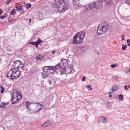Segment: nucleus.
Wrapping results in <instances>:
<instances>
[{
    "label": "nucleus",
    "mask_w": 130,
    "mask_h": 130,
    "mask_svg": "<svg viewBox=\"0 0 130 130\" xmlns=\"http://www.w3.org/2000/svg\"><path fill=\"white\" fill-rule=\"evenodd\" d=\"M123 37H124V35H123Z\"/></svg>",
    "instance_id": "52"
},
{
    "label": "nucleus",
    "mask_w": 130,
    "mask_h": 130,
    "mask_svg": "<svg viewBox=\"0 0 130 130\" xmlns=\"http://www.w3.org/2000/svg\"><path fill=\"white\" fill-rule=\"evenodd\" d=\"M55 51H53L52 52V53L53 54V53H55Z\"/></svg>",
    "instance_id": "48"
},
{
    "label": "nucleus",
    "mask_w": 130,
    "mask_h": 130,
    "mask_svg": "<svg viewBox=\"0 0 130 130\" xmlns=\"http://www.w3.org/2000/svg\"><path fill=\"white\" fill-rule=\"evenodd\" d=\"M26 8H28L31 7V5L29 3L26 4Z\"/></svg>",
    "instance_id": "26"
},
{
    "label": "nucleus",
    "mask_w": 130,
    "mask_h": 130,
    "mask_svg": "<svg viewBox=\"0 0 130 130\" xmlns=\"http://www.w3.org/2000/svg\"><path fill=\"white\" fill-rule=\"evenodd\" d=\"M13 74V75L17 78L19 77L20 74L21 72L19 71L17 67H15L11 70Z\"/></svg>",
    "instance_id": "8"
},
{
    "label": "nucleus",
    "mask_w": 130,
    "mask_h": 130,
    "mask_svg": "<svg viewBox=\"0 0 130 130\" xmlns=\"http://www.w3.org/2000/svg\"><path fill=\"white\" fill-rule=\"evenodd\" d=\"M127 47V46L126 45H125L124 46H123L122 47V50L123 51H124L125 50L126 48Z\"/></svg>",
    "instance_id": "31"
},
{
    "label": "nucleus",
    "mask_w": 130,
    "mask_h": 130,
    "mask_svg": "<svg viewBox=\"0 0 130 130\" xmlns=\"http://www.w3.org/2000/svg\"><path fill=\"white\" fill-rule=\"evenodd\" d=\"M30 44L33 45H36L37 43L36 42H31L30 43Z\"/></svg>",
    "instance_id": "33"
},
{
    "label": "nucleus",
    "mask_w": 130,
    "mask_h": 130,
    "mask_svg": "<svg viewBox=\"0 0 130 130\" xmlns=\"http://www.w3.org/2000/svg\"><path fill=\"white\" fill-rule=\"evenodd\" d=\"M13 73L11 70L9 71L7 73V77L10 79L17 78H16V77L13 75Z\"/></svg>",
    "instance_id": "10"
},
{
    "label": "nucleus",
    "mask_w": 130,
    "mask_h": 130,
    "mask_svg": "<svg viewBox=\"0 0 130 130\" xmlns=\"http://www.w3.org/2000/svg\"><path fill=\"white\" fill-rule=\"evenodd\" d=\"M16 11L15 9H13L11 12V14L12 15H14Z\"/></svg>",
    "instance_id": "27"
},
{
    "label": "nucleus",
    "mask_w": 130,
    "mask_h": 130,
    "mask_svg": "<svg viewBox=\"0 0 130 130\" xmlns=\"http://www.w3.org/2000/svg\"><path fill=\"white\" fill-rule=\"evenodd\" d=\"M62 66L63 67L62 69H60L61 75L65 73H68L71 72V71L72 70L70 67H65L63 64H60V66Z\"/></svg>",
    "instance_id": "7"
},
{
    "label": "nucleus",
    "mask_w": 130,
    "mask_h": 130,
    "mask_svg": "<svg viewBox=\"0 0 130 130\" xmlns=\"http://www.w3.org/2000/svg\"><path fill=\"white\" fill-rule=\"evenodd\" d=\"M85 79V76H83V78L82 79V80L83 81H84Z\"/></svg>",
    "instance_id": "38"
},
{
    "label": "nucleus",
    "mask_w": 130,
    "mask_h": 130,
    "mask_svg": "<svg viewBox=\"0 0 130 130\" xmlns=\"http://www.w3.org/2000/svg\"><path fill=\"white\" fill-rule=\"evenodd\" d=\"M38 44H37L36 45H36V48H38Z\"/></svg>",
    "instance_id": "44"
},
{
    "label": "nucleus",
    "mask_w": 130,
    "mask_h": 130,
    "mask_svg": "<svg viewBox=\"0 0 130 130\" xmlns=\"http://www.w3.org/2000/svg\"><path fill=\"white\" fill-rule=\"evenodd\" d=\"M4 16H1L0 17V18L2 19H4Z\"/></svg>",
    "instance_id": "45"
},
{
    "label": "nucleus",
    "mask_w": 130,
    "mask_h": 130,
    "mask_svg": "<svg viewBox=\"0 0 130 130\" xmlns=\"http://www.w3.org/2000/svg\"><path fill=\"white\" fill-rule=\"evenodd\" d=\"M109 96L110 97H111L112 96V92H109L108 93Z\"/></svg>",
    "instance_id": "35"
},
{
    "label": "nucleus",
    "mask_w": 130,
    "mask_h": 130,
    "mask_svg": "<svg viewBox=\"0 0 130 130\" xmlns=\"http://www.w3.org/2000/svg\"><path fill=\"white\" fill-rule=\"evenodd\" d=\"M43 41H42L40 39H39V37H38V39L37 40L36 42L37 43L39 44L40 43L42 42Z\"/></svg>",
    "instance_id": "25"
},
{
    "label": "nucleus",
    "mask_w": 130,
    "mask_h": 130,
    "mask_svg": "<svg viewBox=\"0 0 130 130\" xmlns=\"http://www.w3.org/2000/svg\"><path fill=\"white\" fill-rule=\"evenodd\" d=\"M48 83H49V84L51 85L52 84L51 81V80H49L48 81Z\"/></svg>",
    "instance_id": "42"
},
{
    "label": "nucleus",
    "mask_w": 130,
    "mask_h": 130,
    "mask_svg": "<svg viewBox=\"0 0 130 130\" xmlns=\"http://www.w3.org/2000/svg\"><path fill=\"white\" fill-rule=\"evenodd\" d=\"M108 26V24L106 23L100 24L97 30V35H101L106 33L109 29Z\"/></svg>",
    "instance_id": "2"
},
{
    "label": "nucleus",
    "mask_w": 130,
    "mask_h": 130,
    "mask_svg": "<svg viewBox=\"0 0 130 130\" xmlns=\"http://www.w3.org/2000/svg\"><path fill=\"white\" fill-rule=\"evenodd\" d=\"M36 107L38 108L37 111H36L37 112L41 108V105L39 103L37 104L36 105Z\"/></svg>",
    "instance_id": "23"
},
{
    "label": "nucleus",
    "mask_w": 130,
    "mask_h": 130,
    "mask_svg": "<svg viewBox=\"0 0 130 130\" xmlns=\"http://www.w3.org/2000/svg\"><path fill=\"white\" fill-rule=\"evenodd\" d=\"M119 88V86L115 84L113 85L112 89V91H117V89Z\"/></svg>",
    "instance_id": "15"
},
{
    "label": "nucleus",
    "mask_w": 130,
    "mask_h": 130,
    "mask_svg": "<svg viewBox=\"0 0 130 130\" xmlns=\"http://www.w3.org/2000/svg\"><path fill=\"white\" fill-rule=\"evenodd\" d=\"M15 7L17 8V10L19 11L20 13H22L24 12L22 6L17 5Z\"/></svg>",
    "instance_id": "12"
},
{
    "label": "nucleus",
    "mask_w": 130,
    "mask_h": 130,
    "mask_svg": "<svg viewBox=\"0 0 130 130\" xmlns=\"http://www.w3.org/2000/svg\"><path fill=\"white\" fill-rule=\"evenodd\" d=\"M87 88L89 90H92V88L91 85H88L87 86Z\"/></svg>",
    "instance_id": "29"
},
{
    "label": "nucleus",
    "mask_w": 130,
    "mask_h": 130,
    "mask_svg": "<svg viewBox=\"0 0 130 130\" xmlns=\"http://www.w3.org/2000/svg\"><path fill=\"white\" fill-rule=\"evenodd\" d=\"M50 124L49 121H48L45 122L41 126L43 127H46Z\"/></svg>",
    "instance_id": "16"
},
{
    "label": "nucleus",
    "mask_w": 130,
    "mask_h": 130,
    "mask_svg": "<svg viewBox=\"0 0 130 130\" xmlns=\"http://www.w3.org/2000/svg\"><path fill=\"white\" fill-rule=\"evenodd\" d=\"M55 3L58 10L60 12L65 11L68 6L67 2L63 0H55Z\"/></svg>",
    "instance_id": "1"
},
{
    "label": "nucleus",
    "mask_w": 130,
    "mask_h": 130,
    "mask_svg": "<svg viewBox=\"0 0 130 130\" xmlns=\"http://www.w3.org/2000/svg\"><path fill=\"white\" fill-rule=\"evenodd\" d=\"M8 104V103H3V104L4 105V107L6 105H7Z\"/></svg>",
    "instance_id": "41"
},
{
    "label": "nucleus",
    "mask_w": 130,
    "mask_h": 130,
    "mask_svg": "<svg viewBox=\"0 0 130 130\" xmlns=\"http://www.w3.org/2000/svg\"><path fill=\"white\" fill-rule=\"evenodd\" d=\"M108 26V24L106 23L100 24L97 30V35H101L106 33L109 29Z\"/></svg>",
    "instance_id": "3"
},
{
    "label": "nucleus",
    "mask_w": 130,
    "mask_h": 130,
    "mask_svg": "<svg viewBox=\"0 0 130 130\" xmlns=\"http://www.w3.org/2000/svg\"><path fill=\"white\" fill-rule=\"evenodd\" d=\"M11 1V0H7L6 1L5 4L6 5H8Z\"/></svg>",
    "instance_id": "32"
},
{
    "label": "nucleus",
    "mask_w": 130,
    "mask_h": 130,
    "mask_svg": "<svg viewBox=\"0 0 130 130\" xmlns=\"http://www.w3.org/2000/svg\"><path fill=\"white\" fill-rule=\"evenodd\" d=\"M118 66V64L117 63H116L115 64H111V66L112 68H113L115 67H117Z\"/></svg>",
    "instance_id": "30"
},
{
    "label": "nucleus",
    "mask_w": 130,
    "mask_h": 130,
    "mask_svg": "<svg viewBox=\"0 0 130 130\" xmlns=\"http://www.w3.org/2000/svg\"><path fill=\"white\" fill-rule=\"evenodd\" d=\"M128 88H130V86H128Z\"/></svg>",
    "instance_id": "50"
},
{
    "label": "nucleus",
    "mask_w": 130,
    "mask_h": 130,
    "mask_svg": "<svg viewBox=\"0 0 130 130\" xmlns=\"http://www.w3.org/2000/svg\"><path fill=\"white\" fill-rule=\"evenodd\" d=\"M1 87L2 88V90L1 91V93H3L5 89L3 88L1 86Z\"/></svg>",
    "instance_id": "36"
},
{
    "label": "nucleus",
    "mask_w": 130,
    "mask_h": 130,
    "mask_svg": "<svg viewBox=\"0 0 130 130\" xmlns=\"http://www.w3.org/2000/svg\"><path fill=\"white\" fill-rule=\"evenodd\" d=\"M50 66H45L43 68V70L44 72H46L47 73H48V72L49 71L50 69Z\"/></svg>",
    "instance_id": "13"
},
{
    "label": "nucleus",
    "mask_w": 130,
    "mask_h": 130,
    "mask_svg": "<svg viewBox=\"0 0 130 130\" xmlns=\"http://www.w3.org/2000/svg\"><path fill=\"white\" fill-rule=\"evenodd\" d=\"M3 11L1 9H0V15L2 13Z\"/></svg>",
    "instance_id": "43"
},
{
    "label": "nucleus",
    "mask_w": 130,
    "mask_h": 130,
    "mask_svg": "<svg viewBox=\"0 0 130 130\" xmlns=\"http://www.w3.org/2000/svg\"><path fill=\"white\" fill-rule=\"evenodd\" d=\"M119 100L120 101H122L123 100V96L121 94L119 96Z\"/></svg>",
    "instance_id": "24"
},
{
    "label": "nucleus",
    "mask_w": 130,
    "mask_h": 130,
    "mask_svg": "<svg viewBox=\"0 0 130 130\" xmlns=\"http://www.w3.org/2000/svg\"><path fill=\"white\" fill-rule=\"evenodd\" d=\"M94 3L95 7L97 9L100 8L102 6V2L101 1H98Z\"/></svg>",
    "instance_id": "11"
},
{
    "label": "nucleus",
    "mask_w": 130,
    "mask_h": 130,
    "mask_svg": "<svg viewBox=\"0 0 130 130\" xmlns=\"http://www.w3.org/2000/svg\"><path fill=\"white\" fill-rule=\"evenodd\" d=\"M124 88H125V89L126 90H128V88H127V86H125L124 87Z\"/></svg>",
    "instance_id": "39"
},
{
    "label": "nucleus",
    "mask_w": 130,
    "mask_h": 130,
    "mask_svg": "<svg viewBox=\"0 0 130 130\" xmlns=\"http://www.w3.org/2000/svg\"><path fill=\"white\" fill-rule=\"evenodd\" d=\"M12 103L14 104L16 103L17 102L19 101V100L22 98L21 94L17 92L15 90H13L12 92Z\"/></svg>",
    "instance_id": "5"
},
{
    "label": "nucleus",
    "mask_w": 130,
    "mask_h": 130,
    "mask_svg": "<svg viewBox=\"0 0 130 130\" xmlns=\"http://www.w3.org/2000/svg\"><path fill=\"white\" fill-rule=\"evenodd\" d=\"M112 3V0H107L105 2V5L108 6H109Z\"/></svg>",
    "instance_id": "14"
},
{
    "label": "nucleus",
    "mask_w": 130,
    "mask_h": 130,
    "mask_svg": "<svg viewBox=\"0 0 130 130\" xmlns=\"http://www.w3.org/2000/svg\"><path fill=\"white\" fill-rule=\"evenodd\" d=\"M127 45L128 46L130 45V43L128 44H127Z\"/></svg>",
    "instance_id": "49"
},
{
    "label": "nucleus",
    "mask_w": 130,
    "mask_h": 130,
    "mask_svg": "<svg viewBox=\"0 0 130 130\" xmlns=\"http://www.w3.org/2000/svg\"><path fill=\"white\" fill-rule=\"evenodd\" d=\"M48 74H46L44 73H42L41 74L42 76V78H45L48 76Z\"/></svg>",
    "instance_id": "22"
},
{
    "label": "nucleus",
    "mask_w": 130,
    "mask_h": 130,
    "mask_svg": "<svg viewBox=\"0 0 130 130\" xmlns=\"http://www.w3.org/2000/svg\"><path fill=\"white\" fill-rule=\"evenodd\" d=\"M38 18L39 20H41L44 19L43 13H40L38 15Z\"/></svg>",
    "instance_id": "17"
},
{
    "label": "nucleus",
    "mask_w": 130,
    "mask_h": 130,
    "mask_svg": "<svg viewBox=\"0 0 130 130\" xmlns=\"http://www.w3.org/2000/svg\"><path fill=\"white\" fill-rule=\"evenodd\" d=\"M31 19H29V23H31Z\"/></svg>",
    "instance_id": "47"
},
{
    "label": "nucleus",
    "mask_w": 130,
    "mask_h": 130,
    "mask_svg": "<svg viewBox=\"0 0 130 130\" xmlns=\"http://www.w3.org/2000/svg\"><path fill=\"white\" fill-rule=\"evenodd\" d=\"M4 107V105L3 104H1L0 105V107H1V108H3V107Z\"/></svg>",
    "instance_id": "40"
},
{
    "label": "nucleus",
    "mask_w": 130,
    "mask_h": 130,
    "mask_svg": "<svg viewBox=\"0 0 130 130\" xmlns=\"http://www.w3.org/2000/svg\"><path fill=\"white\" fill-rule=\"evenodd\" d=\"M44 58V56H41L40 55H39L36 58L37 60H42Z\"/></svg>",
    "instance_id": "18"
},
{
    "label": "nucleus",
    "mask_w": 130,
    "mask_h": 130,
    "mask_svg": "<svg viewBox=\"0 0 130 130\" xmlns=\"http://www.w3.org/2000/svg\"><path fill=\"white\" fill-rule=\"evenodd\" d=\"M129 1H130V0H127L126 1V3L129 5H130V2Z\"/></svg>",
    "instance_id": "37"
},
{
    "label": "nucleus",
    "mask_w": 130,
    "mask_h": 130,
    "mask_svg": "<svg viewBox=\"0 0 130 130\" xmlns=\"http://www.w3.org/2000/svg\"><path fill=\"white\" fill-rule=\"evenodd\" d=\"M13 65L15 66V67H17L18 68L20 67L21 69L24 67L23 64H22L21 62L19 60L14 61L13 62Z\"/></svg>",
    "instance_id": "9"
},
{
    "label": "nucleus",
    "mask_w": 130,
    "mask_h": 130,
    "mask_svg": "<svg viewBox=\"0 0 130 130\" xmlns=\"http://www.w3.org/2000/svg\"><path fill=\"white\" fill-rule=\"evenodd\" d=\"M124 40V39L123 38H122V40Z\"/></svg>",
    "instance_id": "51"
},
{
    "label": "nucleus",
    "mask_w": 130,
    "mask_h": 130,
    "mask_svg": "<svg viewBox=\"0 0 130 130\" xmlns=\"http://www.w3.org/2000/svg\"><path fill=\"white\" fill-rule=\"evenodd\" d=\"M60 66V64L55 66V67L50 66V69L48 72V74H54L56 72L57 70L62 69V66Z\"/></svg>",
    "instance_id": "6"
},
{
    "label": "nucleus",
    "mask_w": 130,
    "mask_h": 130,
    "mask_svg": "<svg viewBox=\"0 0 130 130\" xmlns=\"http://www.w3.org/2000/svg\"><path fill=\"white\" fill-rule=\"evenodd\" d=\"M74 4L76 6L78 5L79 3V0H73Z\"/></svg>",
    "instance_id": "21"
},
{
    "label": "nucleus",
    "mask_w": 130,
    "mask_h": 130,
    "mask_svg": "<svg viewBox=\"0 0 130 130\" xmlns=\"http://www.w3.org/2000/svg\"><path fill=\"white\" fill-rule=\"evenodd\" d=\"M127 43H129L130 42V41L129 40V39H128L127 40Z\"/></svg>",
    "instance_id": "46"
},
{
    "label": "nucleus",
    "mask_w": 130,
    "mask_h": 130,
    "mask_svg": "<svg viewBox=\"0 0 130 130\" xmlns=\"http://www.w3.org/2000/svg\"><path fill=\"white\" fill-rule=\"evenodd\" d=\"M99 122L104 123L106 121V119L103 117H101L99 119Z\"/></svg>",
    "instance_id": "19"
},
{
    "label": "nucleus",
    "mask_w": 130,
    "mask_h": 130,
    "mask_svg": "<svg viewBox=\"0 0 130 130\" xmlns=\"http://www.w3.org/2000/svg\"><path fill=\"white\" fill-rule=\"evenodd\" d=\"M126 73L128 74H130V68H129L126 71Z\"/></svg>",
    "instance_id": "28"
},
{
    "label": "nucleus",
    "mask_w": 130,
    "mask_h": 130,
    "mask_svg": "<svg viewBox=\"0 0 130 130\" xmlns=\"http://www.w3.org/2000/svg\"><path fill=\"white\" fill-rule=\"evenodd\" d=\"M85 36V33L83 31L78 32L74 37L72 41L74 44H79L83 41Z\"/></svg>",
    "instance_id": "4"
},
{
    "label": "nucleus",
    "mask_w": 130,
    "mask_h": 130,
    "mask_svg": "<svg viewBox=\"0 0 130 130\" xmlns=\"http://www.w3.org/2000/svg\"><path fill=\"white\" fill-rule=\"evenodd\" d=\"M26 105L27 107H28L30 105V103L28 102H27L26 103Z\"/></svg>",
    "instance_id": "34"
},
{
    "label": "nucleus",
    "mask_w": 130,
    "mask_h": 130,
    "mask_svg": "<svg viewBox=\"0 0 130 130\" xmlns=\"http://www.w3.org/2000/svg\"><path fill=\"white\" fill-rule=\"evenodd\" d=\"M89 8L90 9L92 8L93 7H95V3H90L89 4Z\"/></svg>",
    "instance_id": "20"
}]
</instances>
